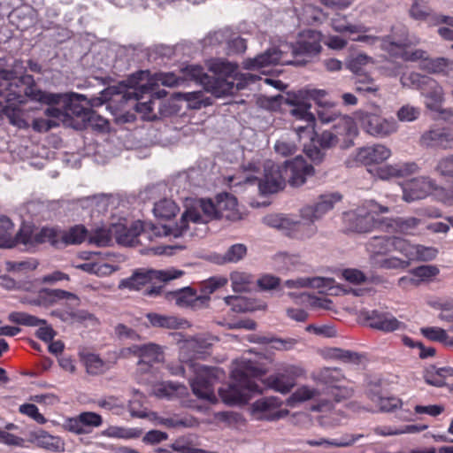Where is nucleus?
<instances>
[{"mask_svg":"<svg viewBox=\"0 0 453 453\" xmlns=\"http://www.w3.org/2000/svg\"><path fill=\"white\" fill-rule=\"evenodd\" d=\"M370 399L376 403L380 411L390 412L402 406V401L397 397H383L372 394Z\"/></svg>","mask_w":453,"mask_h":453,"instance_id":"obj_49","label":"nucleus"},{"mask_svg":"<svg viewBox=\"0 0 453 453\" xmlns=\"http://www.w3.org/2000/svg\"><path fill=\"white\" fill-rule=\"evenodd\" d=\"M409 15L415 20L434 22L436 13L433 12L426 2L414 0L409 9Z\"/></svg>","mask_w":453,"mask_h":453,"instance_id":"obj_38","label":"nucleus"},{"mask_svg":"<svg viewBox=\"0 0 453 453\" xmlns=\"http://www.w3.org/2000/svg\"><path fill=\"white\" fill-rule=\"evenodd\" d=\"M184 273L180 270L168 271H147L145 273H134L131 277L124 279L119 284L120 288H128L131 290H139L142 287L150 282L152 278L157 274V278L162 281H168L180 277Z\"/></svg>","mask_w":453,"mask_h":453,"instance_id":"obj_16","label":"nucleus"},{"mask_svg":"<svg viewBox=\"0 0 453 453\" xmlns=\"http://www.w3.org/2000/svg\"><path fill=\"white\" fill-rule=\"evenodd\" d=\"M326 394L330 396V398L326 400V403L319 404L320 408L326 405H332V402L340 403L351 397L353 395V390L347 387H342L339 383L330 390H326Z\"/></svg>","mask_w":453,"mask_h":453,"instance_id":"obj_50","label":"nucleus"},{"mask_svg":"<svg viewBox=\"0 0 453 453\" xmlns=\"http://www.w3.org/2000/svg\"><path fill=\"white\" fill-rule=\"evenodd\" d=\"M200 223L203 219L199 211L196 209H188L182 214L179 222L175 224L173 228L166 229L165 226H161L164 235L172 234L174 237L181 236L188 229V222Z\"/></svg>","mask_w":453,"mask_h":453,"instance_id":"obj_33","label":"nucleus"},{"mask_svg":"<svg viewBox=\"0 0 453 453\" xmlns=\"http://www.w3.org/2000/svg\"><path fill=\"white\" fill-rule=\"evenodd\" d=\"M210 71L214 75L205 77L203 88L216 97L234 94L257 79L254 74L239 73L236 64L223 60L211 63Z\"/></svg>","mask_w":453,"mask_h":453,"instance_id":"obj_6","label":"nucleus"},{"mask_svg":"<svg viewBox=\"0 0 453 453\" xmlns=\"http://www.w3.org/2000/svg\"><path fill=\"white\" fill-rule=\"evenodd\" d=\"M341 199L342 196L338 193L321 195L315 204L303 207L301 210V215L303 219L313 222L332 210L334 204Z\"/></svg>","mask_w":453,"mask_h":453,"instance_id":"obj_24","label":"nucleus"},{"mask_svg":"<svg viewBox=\"0 0 453 453\" xmlns=\"http://www.w3.org/2000/svg\"><path fill=\"white\" fill-rule=\"evenodd\" d=\"M247 254V247L242 243H236L230 246L223 255L220 263H237Z\"/></svg>","mask_w":453,"mask_h":453,"instance_id":"obj_52","label":"nucleus"},{"mask_svg":"<svg viewBox=\"0 0 453 453\" xmlns=\"http://www.w3.org/2000/svg\"><path fill=\"white\" fill-rule=\"evenodd\" d=\"M326 357L340 361L344 364L359 365L365 357L357 352L342 349L340 348H329L326 351Z\"/></svg>","mask_w":453,"mask_h":453,"instance_id":"obj_37","label":"nucleus"},{"mask_svg":"<svg viewBox=\"0 0 453 453\" xmlns=\"http://www.w3.org/2000/svg\"><path fill=\"white\" fill-rule=\"evenodd\" d=\"M332 26L334 31L339 33H350V34H361L366 33L370 30L369 27L363 24H349L345 20L333 19Z\"/></svg>","mask_w":453,"mask_h":453,"instance_id":"obj_54","label":"nucleus"},{"mask_svg":"<svg viewBox=\"0 0 453 453\" xmlns=\"http://www.w3.org/2000/svg\"><path fill=\"white\" fill-rule=\"evenodd\" d=\"M415 45L408 36L395 39L393 35L381 37L380 47L390 56L403 58L406 50Z\"/></svg>","mask_w":453,"mask_h":453,"instance_id":"obj_31","label":"nucleus"},{"mask_svg":"<svg viewBox=\"0 0 453 453\" xmlns=\"http://www.w3.org/2000/svg\"><path fill=\"white\" fill-rule=\"evenodd\" d=\"M88 116L86 117L83 124H80L79 128H88L96 129L98 131H105L109 127V121L96 112L93 109L90 112H88Z\"/></svg>","mask_w":453,"mask_h":453,"instance_id":"obj_51","label":"nucleus"},{"mask_svg":"<svg viewBox=\"0 0 453 453\" xmlns=\"http://www.w3.org/2000/svg\"><path fill=\"white\" fill-rule=\"evenodd\" d=\"M237 199L231 194L224 192L216 196V207L219 219L234 220L239 218Z\"/></svg>","mask_w":453,"mask_h":453,"instance_id":"obj_32","label":"nucleus"},{"mask_svg":"<svg viewBox=\"0 0 453 453\" xmlns=\"http://www.w3.org/2000/svg\"><path fill=\"white\" fill-rule=\"evenodd\" d=\"M388 211L387 206L368 201L364 206L344 213L343 220L349 231L360 234L368 233L380 224V221L375 219V214Z\"/></svg>","mask_w":453,"mask_h":453,"instance_id":"obj_8","label":"nucleus"},{"mask_svg":"<svg viewBox=\"0 0 453 453\" xmlns=\"http://www.w3.org/2000/svg\"><path fill=\"white\" fill-rule=\"evenodd\" d=\"M355 117L362 129L374 137H387L398 129L395 119L383 118L381 109L378 105L373 107V111L359 110L356 112Z\"/></svg>","mask_w":453,"mask_h":453,"instance_id":"obj_9","label":"nucleus"},{"mask_svg":"<svg viewBox=\"0 0 453 453\" xmlns=\"http://www.w3.org/2000/svg\"><path fill=\"white\" fill-rule=\"evenodd\" d=\"M395 223L401 232L409 234L419 226L421 220L415 217L398 218L395 219Z\"/></svg>","mask_w":453,"mask_h":453,"instance_id":"obj_64","label":"nucleus"},{"mask_svg":"<svg viewBox=\"0 0 453 453\" xmlns=\"http://www.w3.org/2000/svg\"><path fill=\"white\" fill-rule=\"evenodd\" d=\"M318 113V119L322 124H328V123H334L337 119L342 115L340 112H338L334 105H323L320 106L319 109L317 111Z\"/></svg>","mask_w":453,"mask_h":453,"instance_id":"obj_59","label":"nucleus"},{"mask_svg":"<svg viewBox=\"0 0 453 453\" xmlns=\"http://www.w3.org/2000/svg\"><path fill=\"white\" fill-rule=\"evenodd\" d=\"M16 78H21V76H13L11 73L1 70L0 71V82L2 80H7L8 81H13ZM12 92L11 90H4L0 88V92ZM8 93H0V113L6 115L10 120V123L17 126L19 128H26L28 127L27 122L23 118V111L18 107L19 104L26 102V99L30 96H26L22 101L9 100L7 96Z\"/></svg>","mask_w":453,"mask_h":453,"instance_id":"obj_12","label":"nucleus"},{"mask_svg":"<svg viewBox=\"0 0 453 453\" xmlns=\"http://www.w3.org/2000/svg\"><path fill=\"white\" fill-rule=\"evenodd\" d=\"M286 186L283 166L268 160L264 164V176L259 180L258 187L262 194H273Z\"/></svg>","mask_w":453,"mask_h":453,"instance_id":"obj_15","label":"nucleus"},{"mask_svg":"<svg viewBox=\"0 0 453 453\" xmlns=\"http://www.w3.org/2000/svg\"><path fill=\"white\" fill-rule=\"evenodd\" d=\"M435 173L451 187L436 188V199L447 206H453V154L441 157L434 167Z\"/></svg>","mask_w":453,"mask_h":453,"instance_id":"obj_14","label":"nucleus"},{"mask_svg":"<svg viewBox=\"0 0 453 453\" xmlns=\"http://www.w3.org/2000/svg\"><path fill=\"white\" fill-rule=\"evenodd\" d=\"M440 270L435 265H420L411 271V274L422 281L430 280L437 276Z\"/></svg>","mask_w":453,"mask_h":453,"instance_id":"obj_60","label":"nucleus"},{"mask_svg":"<svg viewBox=\"0 0 453 453\" xmlns=\"http://www.w3.org/2000/svg\"><path fill=\"white\" fill-rule=\"evenodd\" d=\"M331 131L337 134L339 140L340 136L350 137L356 133V126L350 117L341 115L334 123Z\"/></svg>","mask_w":453,"mask_h":453,"instance_id":"obj_40","label":"nucleus"},{"mask_svg":"<svg viewBox=\"0 0 453 453\" xmlns=\"http://www.w3.org/2000/svg\"><path fill=\"white\" fill-rule=\"evenodd\" d=\"M449 59L445 58H429L426 57L424 62L419 64L420 69L430 73H443L449 66Z\"/></svg>","mask_w":453,"mask_h":453,"instance_id":"obj_46","label":"nucleus"},{"mask_svg":"<svg viewBox=\"0 0 453 453\" xmlns=\"http://www.w3.org/2000/svg\"><path fill=\"white\" fill-rule=\"evenodd\" d=\"M400 82L403 87L419 90L427 99V108L441 113L444 112L441 110V104L443 101V89L434 79L411 72L403 73L400 77Z\"/></svg>","mask_w":453,"mask_h":453,"instance_id":"obj_7","label":"nucleus"},{"mask_svg":"<svg viewBox=\"0 0 453 453\" xmlns=\"http://www.w3.org/2000/svg\"><path fill=\"white\" fill-rule=\"evenodd\" d=\"M420 115V109L410 104L403 105L396 112L398 120L411 122L416 120Z\"/></svg>","mask_w":453,"mask_h":453,"instance_id":"obj_62","label":"nucleus"},{"mask_svg":"<svg viewBox=\"0 0 453 453\" xmlns=\"http://www.w3.org/2000/svg\"><path fill=\"white\" fill-rule=\"evenodd\" d=\"M35 243L42 244L49 242L55 248H63V229L59 226H43L35 233Z\"/></svg>","mask_w":453,"mask_h":453,"instance_id":"obj_34","label":"nucleus"},{"mask_svg":"<svg viewBox=\"0 0 453 453\" xmlns=\"http://www.w3.org/2000/svg\"><path fill=\"white\" fill-rule=\"evenodd\" d=\"M148 319L152 326L165 328H180L182 326V320L173 316H163L157 313L148 314Z\"/></svg>","mask_w":453,"mask_h":453,"instance_id":"obj_48","label":"nucleus"},{"mask_svg":"<svg viewBox=\"0 0 453 453\" xmlns=\"http://www.w3.org/2000/svg\"><path fill=\"white\" fill-rule=\"evenodd\" d=\"M14 224L6 216L0 217V247L4 249L13 248L12 241Z\"/></svg>","mask_w":453,"mask_h":453,"instance_id":"obj_41","label":"nucleus"},{"mask_svg":"<svg viewBox=\"0 0 453 453\" xmlns=\"http://www.w3.org/2000/svg\"><path fill=\"white\" fill-rule=\"evenodd\" d=\"M421 142L427 147L451 149L453 148V133L446 127L433 128L422 134Z\"/></svg>","mask_w":453,"mask_h":453,"instance_id":"obj_27","label":"nucleus"},{"mask_svg":"<svg viewBox=\"0 0 453 453\" xmlns=\"http://www.w3.org/2000/svg\"><path fill=\"white\" fill-rule=\"evenodd\" d=\"M365 319L370 327L384 333L403 331L407 327L404 322L399 321L392 313L388 311L377 310L367 311Z\"/></svg>","mask_w":453,"mask_h":453,"instance_id":"obj_19","label":"nucleus"},{"mask_svg":"<svg viewBox=\"0 0 453 453\" xmlns=\"http://www.w3.org/2000/svg\"><path fill=\"white\" fill-rule=\"evenodd\" d=\"M81 360L90 375H99L109 370L110 366L98 355L89 352L80 354Z\"/></svg>","mask_w":453,"mask_h":453,"instance_id":"obj_36","label":"nucleus"},{"mask_svg":"<svg viewBox=\"0 0 453 453\" xmlns=\"http://www.w3.org/2000/svg\"><path fill=\"white\" fill-rule=\"evenodd\" d=\"M112 232L118 243L127 246H133L139 242L138 237L140 236L151 239V234L155 236L164 234L161 226L140 220L133 222L129 227L124 224H114L112 225Z\"/></svg>","mask_w":453,"mask_h":453,"instance_id":"obj_10","label":"nucleus"},{"mask_svg":"<svg viewBox=\"0 0 453 453\" xmlns=\"http://www.w3.org/2000/svg\"><path fill=\"white\" fill-rule=\"evenodd\" d=\"M282 166L285 177L293 188L303 185L307 178L314 174L313 166L301 156L296 157L292 160H287Z\"/></svg>","mask_w":453,"mask_h":453,"instance_id":"obj_17","label":"nucleus"},{"mask_svg":"<svg viewBox=\"0 0 453 453\" xmlns=\"http://www.w3.org/2000/svg\"><path fill=\"white\" fill-rule=\"evenodd\" d=\"M61 300L73 302L75 305L80 303L79 297L72 292L63 289L42 288L38 291L36 296L30 301V303L36 306L50 307Z\"/></svg>","mask_w":453,"mask_h":453,"instance_id":"obj_23","label":"nucleus"},{"mask_svg":"<svg viewBox=\"0 0 453 453\" xmlns=\"http://www.w3.org/2000/svg\"><path fill=\"white\" fill-rule=\"evenodd\" d=\"M390 156V149L382 144H374L358 149L356 160L364 165H372L381 164Z\"/></svg>","mask_w":453,"mask_h":453,"instance_id":"obj_25","label":"nucleus"},{"mask_svg":"<svg viewBox=\"0 0 453 453\" xmlns=\"http://www.w3.org/2000/svg\"><path fill=\"white\" fill-rule=\"evenodd\" d=\"M217 368L200 366L196 371V377L191 380L190 386L196 396L214 403L217 397L214 393V380L217 377Z\"/></svg>","mask_w":453,"mask_h":453,"instance_id":"obj_13","label":"nucleus"},{"mask_svg":"<svg viewBox=\"0 0 453 453\" xmlns=\"http://www.w3.org/2000/svg\"><path fill=\"white\" fill-rule=\"evenodd\" d=\"M39 441L44 449L51 451L57 452L64 449V443L61 439L57 436L46 434L40 437Z\"/></svg>","mask_w":453,"mask_h":453,"instance_id":"obj_63","label":"nucleus"},{"mask_svg":"<svg viewBox=\"0 0 453 453\" xmlns=\"http://www.w3.org/2000/svg\"><path fill=\"white\" fill-rule=\"evenodd\" d=\"M281 401L278 397H265L253 403V411L259 413V418L278 420L283 417V411L278 410Z\"/></svg>","mask_w":453,"mask_h":453,"instance_id":"obj_29","label":"nucleus"},{"mask_svg":"<svg viewBox=\"0 0 453 453\" xmlns=\"http://www.w3.org/2000/svg\"><path fill=\"white\" fill-rule=\"evenodd\" d=\"M405 239L396 235H379L371 237L365 243L370 263L382 270H405L410 266L403 257Z\"/></svg>","mask_w":453,"mask_h":453,"instance_id":"obj_5","label":"nucleus"},{"mask_svg":"<svg viewBox=\"0 0 453 453\" xmlns=\"http://www.w3.org/2000/svg\"><path fill=\"white\" fill-rule=\"evenodd\" d=\"M169 295L171 299H173L179 307L190 308L192 310L206 308L207 298L199 296L196 291L190 287L177 289L170 292Z\"/></svg>","mask_w":453,"mask_h":453,"instance_id":"obj_26","label":"nucleus"},{"mask_svg":"<svg viewBox=\"0 0 453 453\" xmlns=\"http://www.w3.org/2000/svg\"><path fill=\"white\" fill-rule=\"evenodd\" d=\"M181 72L183 80L195 81L203 85V87L205 84V77L209 76L204 73V69L201 65H188Z\"/></svg>","mask_w":453,"mask_h":453,"instance_id":"obj_56","label":"nucleus"},{"mask_svg":"<svg viewBox=\"0 0 453 453\" xmlns=\"http://www.w3.org/2000/svg\"><path fill=\"white\" fill-rule=\"evenodd\" d=\"M265 374V370L256 366L252 362L243 363L232 371L231 377L234 384L219 389L221 400L228 405L246 403L251 394L263 392L257 380Z\"/></svg>","mask_w":453,"mask_h":453,"instance_id":"obj_4","label":"nucleus"},{"mask_svg":"<svg viewBox=\"0 0 453 453\" xmlns=\"http://www.w3.org/2000/svg\"><path fill=\"white\" fill-rule=\"evenodd\" d=\"M420 333L429 341L453 346V339L449 338L448 333L443 328L437 326L422 327Z\"/></svg>","mask_w":453,"mask_h":453,"instance_id":"obj_44","label":"nucleus"},{"mask_svg":"<svg viewBox=\"0 0 453 453\" xmlns=\"http://www.w3.org/2000/svg\"><path fill=\"white\" fill-rule=\"evenodd\" d=\"M0 83L1 89H9L7 92L9 100L22 101L26 96L31 97V100L43 103L49 105L60 104L62 101L65 104V114L67 116H74L81 120L80 124H83L88 112L91 111V108L85 107L80 104V99L85 100L83 96L77 94H55L48 93L37 88L34 76L30 74L21 75V78H16L13 81L2 80ZM0 93H3L2 91Z\"/></svg>","mask_w":453,"mask_h":453,"instance_id":"obj_1","label":"nucleus"},{"mask_svg":"<svg viewBox=\"0 0 453 453\" xmlns=\"http://www.w3.org/2000/svg\"><path fill=\"white\" fill-rule=\"evenodd\" d=\"M127 350L139 357L138 365L141 370L147 372L155 363L162 361L164 355L161 347L155 343L134 345Z\"/></svg>","mask_w":453,"mask_h":453,"instance_id":"obj_21","label":"nucleus"},{"mask_svg":"<svg viewBox=\"0 0 453 453\" xmlns=\"http://www.w3.org/2000/svg\"><path fill=\"white\" fill-rule=\"evenodd\" d=\"M428 177L415 178L405 182L403 186V197L406 202H413L426 198L433 191L436 196V188H439Z\"/></svg>","mask_w":453,"mask_h":453,"instance_id":"obj_20","label":"nucleus"},{"mask_svg":"<svg viewBox=\"0 0 453 453\" xmlns=\"http://www.w3.org/2000/svg\"><path fill=\"white\" fill-rule=\"evenodd\" d=\"M103 424L101 415L92 412L84 411L74 418H71L66 421L68 431L76 434H87L91 433L95 427H99Z\"/></svg>","mask_w":453,"mask_h":453,"instance_id":"obj_22","label":"nucleus"},{"mask_svg":"<svg viewBox=\"0 0 453 453\" xmlns=\"http://www.w3.org/2000/svg\"><path fill=\"white\" fill-rule=\"evenodd\" d=\"M230 280L234 292L248 291L251 283V276L245 273L234 272L231 273Z\"/></svg>","mask_w":453,"mask_h":453,"instance_id":"obj_57","label":"nucleus"},{"mask_svg":"<svg viewBox=\"0 0 453 453\" xmlns=\"http://www.w3.org/2000/svg\"><path fill=\"white\" fill-rule=\"evenodd\" d=\"M344 379L345 377L339 368L324 367L316 375V380L326 386V390H330Z\"/></svg>","mask_w":453,"mask_h":453,"instance_id":"obj_35","label":"nucleus"},{"mask_svg":"<svg viewBox=\"0 0 453 453\" xmlns=\"http://www.w3.org/2000/svg\"><path fill=\"white\" fill-rule=\"evenodd\" d=\"M418 166L414 162L397 163L395 165H385L375 170V176L380 180L391 178H403L417 173Z\"/></svg>","mask_w":453,"mask_h":453,"instance_id":"obj_28","label":"nucleus"},{"mask_svg":"<svg viewBox=\"0 0 453 453\" xmlns=\"http://www.w3.org/2000/svg\"><path fill=\"white\" fill-rule=\"evenodd\" d=\"M35 234L31 228L29 226H23L12 236V241L14 242L13 248L19 244H22L25 247L35 246L38 243H35Z\"/></svg>","mask_w":453,"mask_h":453,"instance_id":"obj_55","label":"nucleus"},{"mask_svg":"<svg viewBox=\"0 0 453 453\" xmlns=\"http://www.w3.org/2000/svg\"><path fill=\"white\" fill-rule=\"evenodd\" d=\"M227 279L225 277H211L206 280H203L200 284V294L199 296H204L207 298L206 307L209 306L211 301V295L214 293L219 288L226 286Z\"/></svg>","mask_w":453,"mask_h":453,"instance_id":"obj_42","label":"nucleus"},{"mask_svg":"<svg viewBox=\"0 0 453 453\" xmlns=\"http://www.w3.org/2000/svg\"><path fill=\"white\" fill-rule=\"evenodd\" d=\"M322 34L316 30H306L301 35V38L296 44L291 45L292 55L294 58L298 57H312L319 54L321 50ZM308 60L303 58L285 59L281 50L272 48L265 52L257 55L254 58H248L243 61V68L250 71H258L261 68L281 65H303Z\"/></svg>","mask_w":453,"mask_h":453,"instance_id":"obj_2","label":"nucleus"},{"mask_svg":"<svg viewBox=\"0 0 453 453\" xmlns=\"http://www.w3.org/2000/svg\"><path fill=\"white\" fill-rule=\"evenodd\" d=\"M127 86L130 88H134V97L140 100L144 94L156 95L157 98H161L166 96L165 90L155 91V86L157 82L150 78L149 71H137L129 75L126 81Z\"/></svg>","mask_w":453,"mask_h":453,"instance_id":"obj_18","label":"nucleus"},{"mask_svg":"<svg viewBox=\"0 0 453 453\" xmlns=\"http://www.w3.org/2000/svg\"><path fill=\"white\" fill-rule=\"evenodd\" d=\"M370 61H372L371 57L363 53H359L354 57L349 58L346 63V65L349 71H351L353 73H356L357 76L358 74H363L361 73L363 67L366 65Z\"/></svg>","mask_w":453,"mask_h":453,"instance_id":"obj_58","label":"nucleus"},{"mask_svg":"<svg viewBox=\"0 0 453 453\" xmlns=\"http://www.w3.org/2000/svg\"><path fill=\"white\" fill-rule=\"evenodd\" d=\"M112 235V226L109 229L98 227L88 234V243L95 244L97 247H106L111 244Z\"/></svg>","mask_w":453,"mask_h":453,"instance_id":"obj_45","label":"nucleus"},{"mask_svg":"<svg viewBox=\"0 0 453 453\" xmlns=\"http://www.w3.org/2000/svg\"><path fill=\"white\" fill-rule=\"evenodd\" d=\"M438 250L434 247H426L420 244H412L405 239L403 249V260L411 261H429L436 257Z\"/></svg>","mask_w":453,"mask_h":453,"instance_id":"obj_30","label":"nucleus"},{"mask_svg":"<svg viewBox=\"0 0 453 453\" xmlns=\"http://www.w3.org/2000/svg\"><path fill=\"white\" fill-rule=\"evenodd\" d=\"M311 104L297 103L291 110V114L296 121H303L305 124L294 123L293 128L300 138L306 136L311 139V144L304 150L306 156L315 165L320 164L326 156L325 150L338 143L337 134L331 130H325L320 134L315 132L316 118L310 111Z\"/></svg>","mask_w":453,"mask_h":453,"instance_id":"obj_3","label":"nucleus"},{"mask_svg":"<svg viewBox=\"0 0 453 453\" xmlns=\"http://www.w3.org/2000/svg\"><path fill=\"white\" fill-rule=\"evenodd\" d=\"M179 211L178 205L171 199H162L155 203L153 212L157 218L170 219Z\"/></svg>","mask_w":453,"mask_h":453,"instance_id":"obj_43","label":"nucleus"},{"mask_svg":"<svg viewBox=\"0 0 453 453\" xmlns=\"http://www.w3.org/2000/svg\"><path fill=\"white\" fill-rule=\"evenodd\" d=\"M305 376V370L298 365H288L274 374L257 380L262 388L273 389L281 394L289 393L296 384V380Z\"/></svg>","mask_w":453,"mask_h":453,"instance_id":"obj_11","label":"nucleus"},{"mask_svg":"<svg viewBox=\"0 0 453 453\" xmlns=\"http://www.w3.org/2000/svg\"><path fill=\"white\" fill-rule=\"evenodd\" d=\"M319 395V391L309 386H302L298 388L289 397V401L293 403H301L314 398Z\"/></svg>","mask_w":453,"mask_h":453,"instance_id":"obj_61","label":"nucleus"},{"mask_svg":"<svg viewBox=\"0 0 453 453\" xmlns=\"http://www.w3.org/2000/svg\"><path fill=\"white\" fill-rule=\"evenodd\" d=\"M8 319L14 324L26 326H38L46 324V320L22 311L11 312L8 316Z\"/></svg>","mask_w":453,"mask_h":453,"instance_id":"obj_47","label":"nucleus"},{"mask_svg":"<svg viewBox=\"0 0 453 453\" xmlns=\"http://www.w3.org/2000/svg\"><path fill=\"white\" fill-rule=\"evenodd\" d=\"M88 231L83 225H75L63 230L64 247L78 245L88 240Z\"/></svg>","mask_w":453,"mask_h":453,"instance_id":"obj_39","label":"nucleus"},{"mask_svg":"<svg viewBox=\"0 0 453 453\" xmlns=\"http://www.w3.org/2000/svg\"><path fill=\"white\" fill-rule=\"evenodd\" d=\"M355 85L356 91L359 93L376 94L380 89L374 80L365 73L357 76Z\"/></svg>","mask_w":453,"mask_h":453,"instance_id":"obj_53","label":"nucleus"}]
</instances>
